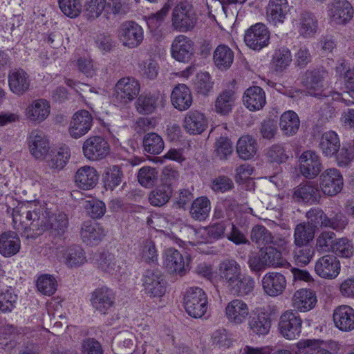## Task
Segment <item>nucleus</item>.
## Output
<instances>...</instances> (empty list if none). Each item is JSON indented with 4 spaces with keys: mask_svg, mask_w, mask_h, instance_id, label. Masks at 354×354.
<instances>
[{
    "mask_svg": "<svg viewBox=\"0 0 354 354\" xmlns=\"http://www.w3.org/2000/svg\"><path fill=\"white\" fill-rule=\"evenodd\" d=\"M14 228L27 239L35 238L48 232L53 236H62L68 227L66 214H50L37 202H27L13 209Z\"/></svg>",
    "mask_w": 354,
    "mask_h": 354,
    "instance_id": "nucleus-1",
    "label": "nucleus"
},
{
    "mask_svg": "<svg viewBox=\"0 0 354 354\" xmlns=\"http://www.w3.org/2000/svg\"><path fill=\"white\" fill-rule=\"evenodd\" d=\"M184 306L189 315L201 318L207 311L208 301L205 291L199 287L189 288L184 295Z\"/></svg>",
    "mask_w": 354,
    "mask_h": 354,
    "instance_id": "nucleus-2",
    "label": "nucleus"
},
{
    "mask_svg": "<svg viewBox=\"0 0 354 354\" xmlns=\"http://www.w3.org/2000/svg\"><path fill=\"white\" fill-rule=\"evenodd\" d=\"M172 26L176 30L186 32L192 30L196 18L192 6L187 2H180L174 9L171 17Z\"/></svg>",
    "mask_w": 354,
    "mask_h": 354,
    "instance_id": "nucleus-3",
    "label": "nucleus"
},
{
    "mask_svg": "<svg viewBox=\"0 0 354 354\" xmlns=\"http://www.w3.org/2000/svg\"><path fill=\"white\" fill-rule=\"evenodd\" d=\"M82 152L86 159L97 161L105 158L109 154L110 145L102 136H92L84 142Z\"/></svg>",
    "mask_w": 354,
    "mask_h": 354,
    "instance_id": "nucleus-4",
    "label": "nucleus"
},
{
    "mask_svg": "<svg viewBox=\"0 0 354 354\" xmlns=\"http://www.w3.org/2000/svg\"><path fill=\"white\" fill-rule=\"evenodd\" d=\"M142 282L145 293L150 297H160L166 292V281L158 270H146Z\"/></svg>",
    "mask_w": 354,
    "mask_h": 354,
    "instance_id": "nucleus-5",
    "label": "nucleus"
},
{
    "mask_svg": "<svg viewBox=\"0 0 354 354\" xmlns=\"http://www.w3.org/2000/svg\"><path fill=\"white\" fill-rule=\"evenodd\" d=\"M118 38L124 46L136 48L144 38L142 28L133 21L122 23L118 29Z\"/></svg>",
    "mask_w": 354,
    "mask_h": 354,
    "instance_id": "nucleus-6",
    "label": "nucleus"
},
{
    "mask_svg": "<svg viewBox=\"0 0 354 354\" xmlns=\"http://www.w3.org/2000/svg\"><path fill=\"white\" fill-rule=\"evenodd\" d=\"M270 41V32L266 26L257 23L250 26L245 33L244 41L251 49L259 50L267 46Z\"/></svg>",
    "mask_w": 354,
    "mask_h": 354,
    "instance_id": "nucleus-7",
    "label": "nucleus"
},
{
    "mask_svg": "<svg viewBox=\"0 0 354 354\" xmlns=\"http://www.w3.org/2000/svg\"><path fill=\"white\" fill-rule=\"evenodd\" d=\"M301 324L302 321L296 313L286 310L279 319V332L287 339H296L301 333Z\"/></svg>",
    "mask_w": 354,
    "mask_h": 354,
    "instance_id": "nucleus-8",
    "label": "nucleus"
},
{
    "mask_svg": "<svg viewBox=\"0 0 354 354\" xmlns=\"http://www.w3.org/2000/svg\"><path fill=\"white\" fill-rule=\"evenodd\" d=\"M195 53L194 42L187 36L180 35L176 36L171 46V57L176 61L189 63Z\"/></svg>",
    "mask_w": 354,
    "mask_h": 354,
    "instance_id": "nucleus-9",
    "label": "nucleus"
},
{
    "mask_svg": "<svg viewBox=\"0 0 354 354\" xmlns=\"http://www.w3.org/2000/svg\"><path fill=\"white\" fill-rule=\"evenodd\" d=\"M91 302L95 310L100 314L106 315L114 306L115 294L106 286L97 288L91 293Z\"/></svg>",
    "mask_w": 354,
    "mask_h": 354,
    "instance_id": "nucleus-10",
    "label": "nucleus"
},
{
    "mask_svg": "<svg viewBox=\"0 0 354 354\" xmlns=\"http://www.w3.org/2000/svg\"><path fill=\"white\" fill-rule=\"evenodd\" d=\"M319 185L323 193L328 196H335L343 187V178L340 171L335 168L325 170L319 177Z\"/></svg>",
    "mask_w": 354,
    "mask_h": 354,
    "instance_id": "nucleus-11",
    "label": "nucleus"
},
{
    "mask_svg": "<svg viewBox=\"0 0 354 354\" xmlns=\"http://www.w3.org/2000/svg\"><path fill=\"white\" fill-rule=\"evenodd\" d=\"M93 124V116L88 111H78L74 113L70 122L69 134L72 138L78 139L89 131Z\"/></svg>",
    "mask_w": 354,
    "mask_h": 354,
    "instance_id": "nucleus-12",
    "label": "nucleus"
},
{
    "mask_svg": "<svg viewBox=\"0 0 354 354\" xmlns=\"http://www.w3.org/2000/svg\"><path fill=\"white\" fill-rule=\"evenodd\" d=\"M299 171L308 179H313L323 167L319 155L313 151H304L299 158Z\"/></svg>",
    "mask_w": 354,
    "mask_h": 354,
    "instance_id": "nucleus-13",
    "label": "nucleus"
},
{
    "mask_svg": "<svg viewBox=\"0 0 354 354\" xmlns=\"http://www.w3.org/2000/svg\"><path fill=\"white\" fill-rule=\"evenodd\" d=\"M140 90L139 82L134 77L121 78L116 84L115 92L116 98L122 103H128L135 99Z\"/></svg>",
    "mask_w": 354,
    "mask_h": 354,
    "instance_id": "nucleus-14",
    "label": "nucleus"
},
{
    "mask_svg": "<svg viewBox=\"0 0 354 354\" xmlns=\"http://www.w3.org/2000/svg\"><path fill=\"white\" fill-rule=\"evenodd\" d=\"M315 271L323 279H333L339 274L340 262L335 256L325 254L317 260Z\"/></svg>",
    "mask_w": 354,
    "mask_h": 354,
    "instance_id": "nucleus-15",
    "label": "nucleus"
},
{
    "mask_svg": "<svg viewBox=\"0 0 354 354\" xmlns=\"http://www.w3.org/2000/svg\"><path fill=\"white\" fill-rule=\"evenodd\" d=\"M328 16L332 23L344 25L353 18V9L346 0H335L329 5Z\"/></svg>",
    "mask_w": 354,
    "mask_h": 354,
    "instance_id": "nucleus-16",
    "label": "nucleus"
},
{
    "mask_svg": "<svg viewBox=\"0 0 354 354\" xmlns=\"http://www.w3.org/2000/svg\"><path fill=\"white\" fill-rule=\"evenodd\" d=\"M29 151L36 159H44L49 151V141L41 130H32L28 138Z\"/></svg>",
    "mask_w": 354,
    "mask_h": 354,
    "instance_id": "nucleus-17",
    "label": "nucleus"
},
{
    "mask_svg": "<svg viewBox=\"0 0 354 354\" xmlns=\"http://www.w3.org/2000/svg\"><path fill=\"white\" fill-rule=\"evenodd\" d=\"M286 283L285 276L278 272H269L261 279L263 291L270 297L281 295L285 290Z\"/></svg>",
    "mask_w": 354,
    "mask_h": 354,
    "instance_id": "nucleus-18",
    "label": "nucleus"
},
{
    "mask_svg": "<svg viewBox=\"0 0 354 354\" xmlns=\"http://www.w3.org/2000/svg\"><path fill=\"white\" fill-rule=\"evenodd\" d=\"M293 198L297 202L313 204L319 201L321 194L317 184L314 182L301 183L294 189Z\"/></svg>",
    "mask_w": 354,
    "mask_h": 354,
    "instance_id": "nucleus-19",
    "label": "nucleus"
},
{
    "mask_svg": "<svg viewBox=\"0 0 354 354\" xmlns=\"http://www.w3.org/2000/svg\"><path fill=\"white\" fill-rule=\"evenodd\" d=\"M289 11L287 0H270L266 8L267 19L274 26L282 24Z\"/></svg>",
    "mask_w": 354,
    "mask_h": 354,
    "instance_id": "nucleus-20",
    "label": "nucleus"
},
{
    "mask_svg": "<svg viewBox=\"0 0 354 354\" xmlns=\"http://www.w3.org/2000/svg\"><path fill=\"white\" fill-rule=\"evenodd\" d=\"M335 326L344 332L354 329V309L347 305L337 307L333 315Z\"/></svg>",
    "mask_w": 354,
    "mask_h": 354,
    "instance_id": "nucleus-21",
    "label": "nucleus"
},
{
    "mask_svg": "<svg viewBox=\"0 0 354 354\" xmlns=\"http://www.w3.org/2000/svg\"><path fill=\"white\" fill-rule=\"evenodd\" d=\"M250 314L248 304L243 300L235 299L225 307V315L232 323L241 324L244 322Z\"/></svg>",
    "mask_w": 354,
    "mask_h": 354,
    "instance_id": "nucleus-22",
    "label": "nucleus"
},
{
    "mask_svg": "<svg viewBox=\"0 0 354 354\" xmlns=\"http://www.w3.org/2000/svg\"><path fill=\"white\" fill-rule=\"evenodd\" d=\"M241 273V266L234 259H225L218 265V275L228 288L240 278Z\"/></svg>",
    "mask_w": 354,
    "mask_h": 354,
    "instance_id": "nucleus-23",
    "label": "nucleus"
},
{
    "mask_svg": "<svg viewBox=\"0 0 354 354\" xmlns=\"http://www.w3.org/2000/svg\"><path fill=\"white\" fill-rule=\"evenodd\" d=\"M171 102L178 111L187 110L193 102L192 95L188 86L184 84L176 85L171 94Z\"/></svg>",
    "mask_w": 354,
    "mask_h": 354,
    "instance_id": "nucleus-24",
    "label": "nucleus"
},
{
    "mask_svg": "<svg viewBox=\"0 0 354 354\" xmlns=\"http://www.w3.org/2000/svg\"><path fill=\"white\" fill-rule=\"evenodd\" d=\"M248 324L253 333L266 335L269 333L271 327L270 314L265 310L253 313L249 317Z\"/></svg>",
    "mask_w": 354,
    "mask_h": 354,
    "instance_id": "nucleus-25",
    "label": "nucleus"
},
{
    "mask_svg": "<svg viewBox=\"0 0 354 354\" xmlns=\"http://www.w3.org/2000/svg\"><path fill=\"white\" fill-rule=\"evenodd\" d=\"M104 230L94 221H85L81 227L80 236L82 241L87 245L98 244L104 236Z\"/></svg>",
    "mask_w": 354,
    "mask_h": 354,
    "instance_id": "nucleus-26",
    "label": "nucleus"
},
{
    "mask_svg": "<svg viewBox=\"0 0 354 354\" xmlns=\"http://www.w3.org/2000/svg\"><path fill=\"white\" fill-rule=\"evenodd\" d=\"M8 84L12 93L18 95H23L30 88L29 75L23 69L10 71L8 74Z\"/></svg>",
    "mask_w": 354,
    "mask_h": 354,
    "instance_id": "nucleus-27",
    "label": "nucleus"
},
{
    "mask_svg": "<svg viewBox=\"0 0 354 354\" xmlns=\"http://www.w3.org/2000/svg\"><path fill=\"white\" fill-rule=\"evenodd\" d=\"M317 302L316 294L310 289L297 290L292 297L295 308L300 312H307L315 308Z\"/></svg>",
    "mask_w": 354,
    "mask_h": 354,
    "instance_id": "nucleus-28",
    "label": "nucleus"
},
{
    "mask_svg": "<svg viewBox=\"0 0 354 354\" xmlns=\"http://www.w3.org/2000/svg\"><path fill=\"white\" fill-rule=\"evenodd\" d=\"M98 178V174L94 167L83 166L76 171L75 182L78 187L88 190L97 185Z\"/></svg>",
    "mask_w": 354,
    "mask_h": 354,
    "instance_id": "nucleus-29",
    "label": "nucleus"
},
{
    "mask_svg": "<svg viewBox=\"0 0 354 354\" xmlns=\"http://www.w3.org/2000/svg\"><path fill=\"white\" fill-rule=\"evenodd\" d=\"M245 106L250 111L261 109L266 104V94L259 86L248 88L243 97Z\"/></svg>",
    "mask_w": 354,
    "mask_h": 354,
    "instance_id": "nucleus-30",
    "label": "nucleus"
},
{
    "mask_svg": "<svg viewBox=\"0 0 354 354\" xmlns=\"http://www.w3.org/2000/svg\"><path fill=\"white\" fill-rule=\"evenodd\" d=\"M183 127L192 134H201L207 127V122L203 113L198 111H189L185 117Z\"/></svg>",
    "mask_w": 354,
    "mask_h": 354,
    "instance_id": "nucleus-31",
    "label": "nucleus"
},
{
    "mask_svg": "<svg viewBox=\"0 0 354 354\" xmlns=\"http://www.w3.org/2000/svg\"><path fill=\"white\" fill-rule=\"evenodd\" d=\"M21 241L16 233L8 232L0 236V253L5 257H10L19 252Z\"/></svg>",
    "mask_w": 354,
    "mask_h": 354,
    "instance_id": "nucleus-32",
    "label": "nucleus"
},
{
    "mask_svg": "<svg viewBox=\"0 0 354 354\" xmlns=\"http://www.w3.org/2000/svg\"><path fill=\"white\" fill-rule=\"evenodd\" d=\"M319 147L326 157H332L337 154L340 149L338 135L333 131L325 132L320 138Z\"/></svg>",
    "mask_w": 354,
    "mask_h": 354,
    "instance_id": "nucleus-33",
    "label": "nucleus"
},
{
    "mask_svg": "<svg viewBox=\"0 0 354 354\" xmlns=\"http://www.w3.org/2000/svg\"><path fill=\"white\" fill-rule=\"evenodd\" d=\"M136 342V337L131 332H120L113 339V349L117 354H131L135 349Z\"/></svg>",
    "mask_w": 354,
    "mask_h": 354,
    "instance_id": "nucleus-34",
    "label": "nucleus"
},
{
    "mask_svg": "<svg viewBox=\"0 0 354 354\" xmlns=\"http://www.w3.org/2000/svg\"><path fill=\"white\" fill-rule=\"evenodd\" d=\"M250 238L252 242L259 245L270 243L276 245H283L285 243L284 239L274 237L266 227L260 225H257L252 227Z\"/></svg>",
    "mask_w": 354,
    "mask_h": 354,
    "instance_id": "nucleus-35",
    "label": "nucleus"
},
{
    "mask_svg": "<svg viewBox=\"0 0 354 354\" xmlns=\"http://www.w3.org/2000/svg\"><path fill=\"white\" fill-rule=\"evenodd\" d=\"M297 24L299 35L305 38L313 37L317 32V20L311 12L304 11L300 13Z\"/></svg>",
    "mask_w": 354,
    "mask_h": 354,
    "instance_id": "nucleus-36",
    "label": "nucleus"
},
{
    "mask_svg": "<svg viewBox=\"0 0 354 354\" xmlns=\"http://www.w3.org/2000/svg\"><path fill=\"white\" fill-rule=\"evenodd\" d=\"M165 265L170 272L180 276L185 274L187 270L183 255L174 248H168L165 251Z\"/></svg>",
    "mask_w": 354,
    "mask_h": 354,
    "instance_id": "nucleus-37",
    "label": "nucleus"
},
{
    "mask_svg": "<svg viewBox=\"0 0 354 354\" xmlns=\"http://www.w3.org/2000/svg\"><path fill=\"white\" fill-rule=\"evenodd\" d=\"M68 268H77L86 261L85 252L78 245H73L64 250L61 257Z\"/></svg>",
    "mask_w": 354,
    "mask_h": 354,
    "instance_id": "nucleus-38",
    "label": "nucleus"
},
{
    "mask_svg": "<svg viewBox=\"0 0 354 354\" xmlns=\"http://www.w3.org/2000/svg\"><path fill=\"white\" fill-rule=\"evenodd\" d=\"M50 113V105L44 99H39L32 102L27 108V116L33 122L44 121Z\"/></svg>",
    "mask_w": 354,
    "mask_h": 354,
    "instance_id": "nucleus-39",
    "label": "nucleus"
},
{
    "mask_svg": "<svg viewBox=\"0 0 354 354\" xmlns=\"http://www.w3.org/2000/svg\"><path fill=\"white\" fill-rule=\"evenodd\" d=\"M213 59L217 68L221 70H226L233 62L234 52L227 45H219L214 52Z\"/></svg>",
    "mask_w": 354,
    "mask_h": 354,
    "instance_id": "nucleus-40",
    "label": "nucleus"
},
{
    "mask_svg": "<svg viewBox=\"0 0 354 354\" xmlns=\"http://www.w3.org/2000/svg\"><path fill=\"white\" fill-rule=\"evenodd\" d=\"M172 194L173 189L169 185L160 184L150 192L149 201L153 206L162 207L169 202Z\"/></svg>",
    "mask_w": 354,
    "mask_h": 354,
    "instance_id": "nucleus-41",
    "label": "nucleus"
},
{
    "mask_svg": "<svg viewBox=\"0 0 354 354\" xmlns=\"http://www.w3.org/2000/svg\"><path fill=\"white\" fill-rule=\"evenodd\" d=\"M237 296L244 297L252 293L255 288V281L250 275L242 274L229 287Z\"/></svg>",
    "mask_w": 354,
    "mask_h": 354,
    "instance_id": "nucleus-42",
    "label": "nucleus"
},
{
    "mask_svg": "<svg viewBox=\"0 0 354 354\" xmlns=\"http://www.w3.org/2000/svg\"><path fill=\"white\" fill-rule=\"evenodd\" d=\"M299 125V118L295 112L288 111L281 115L279 126L286 136L295 135L298 131Z\"/></svg>",
    "mask_w": 354,
    "mask_h": 354,
    "instance_id": "nucleus-43",
    "label": "nucleus"
},
{
    "mask_svg": "<svg viewBox=\"0 0 354 354\" xmlns=\"http://www.w3.org/2000/svg\"><path fill=\"white\" fill-rule=\"evenodd\" d=\"M97 264L101 271L109 274H116L121 269L119 261L116 260L114 254L109 252H104L99 254Z\"/></svg>",
    "mask_w": 354,
    "mask_h": 354,
    "instance_id": "nucleus-44",
    "label": "nucleus"
},
{
    "mask_svg": "<svg viewBox=\"0 0 354 354\" xmlns=\"http://www.w3.org/2000/svg\"><path fill=\"white\" fill-rule=\"evenodd\" d=\"M256 140L250 136L241 137L236 144V152L240 158L249 160L257 153Z\"/></svg>",
    "mask_w": 354,
    "mask_h": 354,
    "instance_id": "nucleus-45",
    "label": "nucleus"
},
{
    "mask_svg": "<svg viewBox=\"0 0 354 354\" xmlns=\"http://www.w3.org/2000/svg\"><path fill=\"white\" fill-rule=\"evenodd\" d=\"M259 251L262 254V259H263L267 268L283 267L287 263L286 259L282 257L281 252L274 247L262 248Z\"/></svg>",
    "mask_w": 354,
    "mask_h": 354,
    "instance_id": "nucleus-46",
    "label": "nucleus"
},
{
    "mask_svg": "<svg viewBox=\"0 0 354 354\" xmlns=\"http://www.w3.org/2000/svg\"><path fill=\"white\" fill-rule=\"evenodd\" d=\"M315 231L306 223L297 224L294 230V243L296 246H305L313 240Z\"/></svg>",
    "mask_w": 354,
    "mask_h": 354,
    "instance_id": "nucleus-47",
    "label": "nucleus"
},
{
    "mask_svg": "<svg viewBox=\"0 0 354 354\" xmlns=\"http://www.w3.org/2000/svg\"><path fill=\"white\" fill-rule=\"evenodd\" d=\"M235 101V92L232 90L223 91L217 97L215 102L216 111L221 115L228 114Z\"/></svg>",
    "mask_w": 354,
    "mask_h": 354,
    "instance_id": "nucleus-48",
    "label": "nucleus"
},
{
    "mask_svg": "<svg viewBox=\"0 0 354 354\" xmlns=\"http://www.w3.org/2000/svg\"><path fill=\"white\" fill-rule=\"evenodd\" d=\"M327 75L328 73L325 70L307 71L304 77L303 83L308 89H319L323 87V82Z\"/></svg>",
    "mask_w": 354,
    "mask_h": 354,
    "instance_id": "nucleus-49",
    "label": "nucleus"
},
{
    "mask_svg": "<svg viewBox=\"0 0 354 354\" xmlns=\"http://www.w3.org/2000/svg\"><path fill=\"white\" fill-rule=\"evenodd\" d=\"M144 150L151 154H159L164 149V141L160 136L156 133H148L143 138Z\"/></svg>",
    "mask_w": 354,
    "mask_h": 354,
    "instance_id": "nucleus-50",
    "label": "nucleus"
},
{
    "mask_svg": "<svg viewBox=\"0 0 354 354\" xmlns=\"http://www.w3.org/2000/svg\"><path fill=\"white\" fill-rule=\"evenodd\" d=\"M209 211V201L206 197H200L193 201L189 212L193 218L203 221L208 216Z\"/></svg>",
    "mask_w": 354,
    "mask_h": 354,
    "instance_id": "nucleus-51",
    "label": "nucleus"
},
{
    "mask_svg": "<svg viewBox=\"0 0 354 354\" xmlns=\"http://www.w3.org/2000/svg\"><path fill=\"white\" fill-rule=\"evenodd\" d=\"M157 101L158 97L154 94H142L136 101V109L139 113L142 115L152 113L156 109Z\"/></svg>",
    "mask_w": 354,
    "mask_h": 354,
    "instance_id": "nucleus-52",
    "label": "nucleus"
},
{
    "mask_svg": "<svg viewBox=\"0 0 354 354\" xmlns=\"http://www.w3.org/2000/svg\"><path fill=\"white\" fill-rule=\"evenodd\" d=\"M106 0H86L83 13L88 19L98 18L106 8Z\"/></svg>",
    "mask_w": 354,
    "mask_h": 354,
    "instance_id": "nucleus-53",
    "label": "nucleus"
},
{
    "mask_svg": "<svg viewBox=\"0 0 354 354\" xmlns=\"http://www.w3.org/2000/svg\"><path fill=\"white\" fill-rule=\"evenodd\" d=\"M174 1L167 0L160 10L147 17V24L151 31L157 30L162 26L165 17L174 4Z\"/></svg>",
    "mask_w": 354,
    "mask_h": 354,
    "instance_id": "nucleus-54",
    "label": "nucleus"
},
{
    "mask_svg": "<svg viewBox=\"0 0 354 354\" xmlns=\"http://www.w3.org/2000/svg\"><path fill=\"white\" fill-rule=\"evenodd\" d=\"M123 179V172L121 167L113 165L107 168L105 171L104 185L106 189L113 190L118 186Z\"/></svg>",
    "mask_w": 354,
    "mask_h": 354,
    "instance_id": "nucleus-55",
    "label": "nucleus"
},
{
    "mask_svg": "<svg viewBox=\"0 0 354 354\" xmlns=\"http://www.w3.org/2000/svg\"><path fill=\"white\" fill-rule=\"evenodd\" d=\"M267 157L270 162L281 164L289 158L288 151L284 144H275L267 150Z\"/></svg>",
    "mask_w": 354,
    "mask_h": 354,
    "instance_id": "nucleus-56",
    "label": "nucleus"
},
{
    "mask_svg": "<svg viewBox=\"0 0 354 354\" xmlns=\"http://www.w3.org/2000/svg\"><path fill=\"white\" fill-rule=\"evenodd\" d=\"M158 171L151 167H143L140 169L138 174L139 183L145 187H151L157 182Z\"/></svg>",
    "mask_w": 354,
    "mask_h": 354,
    "instance_id": "nucleus-57",
    "label": "nucleus"
},
{
    "mask_svg": "<svg viewBox=\"0 0 354 354\" xmlns=\"http://www.w3.org/2000/svg\"><path fill=\"white\" fill-rule=\"evenodd\" d=\"M58 3L62 12L70 18L78 17L82 10L80 0H58Z\"/></svg>",
    "mask_w": 354,
    "mask_h": 354,
    "instance_id": "nucleus-58",
    "label": "nucleus"
},
{
    "mask_svg": "<svg viewBox=\"0 0 354 354\" xmlns=\"http://www.w3.org/2000/svg\"><path fill=\"white\" fill-rule=\"evenodd\" d=\"M292 62V55L288 48L277 49L272 57V62L277 71L284 70Z\"/></svg>",
    "mask_w": 354,
    "mask_h": 354,
    "instance_id": "nucleus-59",
    "label": "nucleus"
},
{
    "mask_svg": "<svg viewBox=\"0 0 354 354\" xmlns=\"http://www.w3.org/2000/svg\"><path fill=\"white\" fill-rule=\"evenodd\" d=\"M327 214L319 208H311L306 214L307 218L306 224L313 227L315 231L318 227H324Z\"/></svg>",
    "mask_w": 354,
    "mask_h": 354,
    "instance_id": "nucleus-60",
    "label": "nucleus"
},
{
    "mask_svg": "<svg viewBox=\"0 0 354 354\" xmlns=\"http://www.w3.org/2000/svg\"><path fill=\"white\" fill-rule=\"evenodd\" d=\"M298 347L303 349V354H332L323 344L315 340L306 339L299 342Z\"/></svg>",
    "mask_w": 354,
    "mask_h": 354,
    "instance_id": "nucleus-61",
    "label": "nucleus"
},
{
    "mask_svg": "<svg viewBox=\"0 0 354 354\" xmlns=\"http://www.w3.org/2000/svg\"><path fill=\"white\" fill-rule=\"evenodd\" d=\"M37 288L42 294L50 296L57 290V281L53 276L44 274L38 278Z\"/></svg>",
    "mask_w": 354,
    "mask_h": 354,
    "instance_id": "nucleus-62",
    "label": "nucleus"
},
{
    "mask_svg": "<svg viewBox=\"0 0 354 354\" xmlns=\"http://www.w3.org/2000/svg\"><path fill=\"white\" fill-rule=\"evenodd\" d=\"M233 152L232 142L227 137H220L215 143V154L220 160H227Z\"/></svg>",
    "mask_w": 354,
    "mask_h": 354,
    "instance_id": "nucleus-63",
    "label": "nucleus"
},
{
    "mask_svg": "<svg viewBox=\"0 0 354 354\" xmlns=\"http://www.w3.org/2000/svg\"><path fill=\"white\" fill-rule=\"evenodd\" d=\"M331 251L339 257L348 258L353 254V247L347 239L341 238L335 240Z\"/></svg>",
    "mask_w": 354,
    "mask_h": 354,
    "instance_id": "nucleus-64",
    "label": "nucleus"
}]
</instances>
